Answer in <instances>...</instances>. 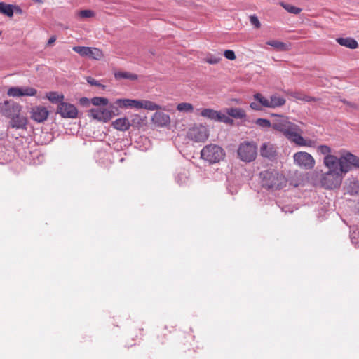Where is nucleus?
<instances>
[{
    "instance_id": "9b49d317",
    "label": "nucleus",
    "mask_w": 359,
    "mask_h": 359,
    "mask_svg": "<svg viewBox=\"0 0 359 359\" xmlns=\"http://www.w3.org/2000/svg\"><path fill=\"white\" fill-rule=\"evenodd\" d=\"M57 113L62 118H75L77 117L78 110L74 104L64 102L58 104Z\"/></svg>"
},
{
    "instance_id": "412c9836",
    "label": "nucleus",
    "mask_w": 359,
    "mask_h": 359,
    "mask_svg": "<svg viewBox=\"0 0 359 359\" xmlns=\"http://www.w3.org/2000/svg\"><path fill=\"white\" fill-rule=\"evenodd\" d=\"M269 109H275L283 106L286 100L283 97L275 93L269 97Z\"/></svg>"
},
{
    "instance_id": "1a4fd4ad",
    "label": "nucleus",
    "mask_w": 359,
    "mask_h": 359,
    "mask_svg": "<svg viewBox=\"0 0 359 359\" xmlns=\"http://www.w3.org/2000/svg\"><path fill=\"white\" fill-rule=\"evenodd\" d=\"M22 107L12 100H6L0 103V113L10 119L20 112Z\"/></svg>"
},
{
    "instance_id": "603ef678",
    "label": "nucleus",
    "mask_w": 359,
    "mask_h": 359,
    "mask_svg": "<svg viewBox=\"0 0 359 359\" xmlns=\"http://www.w3.org/2000/svg\"><path fill=\"white\" fill-rule=\"evenodd\" d=\"M176 179H177V181L178 182H180L179 177H177Z\"/></svg>"
},
{
    "instance_id": "9d476101",
    "label": "nucleus",
    "mask_w": 359,
    "mask_h": 359,
    "mask_svg": "<svg viewBox=\"0 0 359 359\" xmlns=\"http://www.w3.org/2000/svg\"><path fill=\"white\" fill-rule=\"evenodd\" d=\"M188 137L196 142L205 141L209 136L208 128L204 126H197L190 128L187 133Z\"/></svg>"
},
{
    "instance_id": "49530a36",
    "label": "nucleus",
    "mask_w": 359,
    "mask_h": 359,
    "mask_svg": "<svg viewBox=\"0 0 359 359\" xmlns=\"http://www.w3.org/2000/svg\"><path fill=\"white\" fill-rule=\"evenodd\" d=\"M13 13H18V14H22L23 11L22 10V8L18 6H16V5H13Z\"/></svg>"
},
{
    "instance_id": "3c124183",
    "label": "nucleus",
    "mask_w": 359,
    "mask_h": 359,
    "mask_svg": "<svg viewBox=\"0 0 359 359\" xmlns=\"http://www.w3.org/2000/svg\"><path fill=\"white\" fill-rule=\"evenodd\" d=\"M80 102L81 104H86L89 102V100L86 97H83L80 100Z\"/></svg>"
},
{
    "instance_id": "c03bdc74",
    "label": "nucleus",
    "mask_w": 359,
    "mask_h": 359,
    "mask_svg": "<svg viewBox=\"0 0 359 359\" xmlns=\"http://www.w3.org/2000/svg\"><path fill=\"white\" fill-rule=\"evenodd\" d=\"M224 57L230 60H233L236 59L235 53L231 50H226L224 53Z\"/></svg>"
},
{
    "instance_id": "72a5a7b5",
    "label": "nucleus",
    "mask_w": 359,
    "mask_h": 359,
    "mask_svg": "<svg viewBox=\"0 0 359 359\" xmlns=\"http://www.w3.org/2000/svg\"><path fill=\"white\" fill-rule=\"evenodd\" d=\"M222 56L220 53L209 54L206 56L205 60L207 63L210 65H215L220 62Z\"/></svg>"
},
{
    "instance_id": "4468645a",
    "label": "nucleus",
    "mask_w": 359,
    "mask_h": 359,
    "mask_svg": "<svg viewBox=\"0 0 359 359\" xmlns=\"http://www.w3.org/2000/svg\"><path fill=\"white\" fill-rule=\"evenodd\" d=\"M48 109L42 106L33 107L31 111V118L38 122L41 123L46 121L48 116Z\"/></svg>"
},
{
    "instance_id": "20e7f679",
    "label": "nucleus",
    "mask_w": 359,
    "mask_h": 359,
    "mask_svg": "<svg viewBox=\"0 0 359 359\" xmlns=\"http://www.w3.org/2000/svg\"><path fill=\"white\" fill-rule=\"evenodd\" d=\"M238 158L243 162H252L257 156V146L254 142L244 141L238 148Z\"/></svg>"
},
{
    "instance_id": "2f4dec72",
    "label": "nucleus",
    "mask_w": 359,
    "mask_h": 359,
    "mask_svg": "<svg viewBox=\"0 0 359 359\" xmlns=\"http://www.w3.org/2000/svg\"><path fill=\"white\" fill-rule=\"evenodd\" d=\"M280 5L290 13L297 15L302 11V8L283 1L280 2Z\"/></svg>"
},
{
    "instance_id": "473e14b6",
    "label": "nucleus",
    "mask_w": 359,
    "mask_h": 359,
    "mask_svg": "<svg viewBox=\"0 0 359 359\" xmlns=\"http://www.w3.org/2000/svg\"><path fill=\"white\" fill-rule=\"evenodd\" d=\"M177 109L180 112L191 113L194 111V107L191 103L181 102L177 105Z\"/></svg>"
},
{
    "instance_id": "e433bc0d",
    "label": "nucleus",
    "mask_w": 359,
    "mask_h": 359,
    "mask_svg": "<svg viewBox=\"0 0 359 359\" xmlns=\"http://www.w3.org/2000/svg\"><path fill=\"white\" fill-rule=\"evenodd\" d=\"M90 102L95 106H106L108 104L109 101L105 97H95L90 100Z\"/></svg>"
},
{
    "instance_id": "bb28decb",
    "label": "nucleus",
    "mask_w": 359,
    "mask_h": 359,
    "mask_svg": "<svg viewBox=\"0 0 359 359\" xmlns=\"http://www.w3.org/2000/svg\"><path fill=\"white\" fill-rule=\"evenodd\" d=\"M196 111L199 113V114L205 118H209L210 120L216 121L218 111L212 109H203L202 110L197 109Z\"/></svg>"
},
{
    "instance_id": "2eb2a0df",
    "label": "nucleus",
    "mask_w": 359,
    "mask_h": 359,
    "mask_svg": "<svg viewBox=\"0 0 359 359\" xmlns=\"http://www.w3.org/2000/svg\"><path fill=\"white\" fill-rule=\"evenodd\" d=\"M260 154L264 158L273 159L277 154L276 147L270 142L263 143L260 147Z\"/></svg>"
},
{
    "instance_id": "6ab92c4d",
    "label": "nucleus",
    "mask_w": 359,
    "mask_h": 359,
    "mask_svg": "<svg viewBox=\"0 0 359 359\" xmlns=\"http://www.w3.org/2000/svg\"><path fill=\"white\" fill-rule=\"evenodd\" d=\"M151 120L154 124L161 127L166 126L170 123V116L160 111L155 112Z\"/></svg>"
},
{
    "instance_id": "f8f14e48",
    "label": "nucleus",
    "mask_w": 359,
    "mask_h": 359,
    "mask_svg": "<svg viewBox=\"0 0 359 359\" xmlns=\"http://www.w3.org/2000/svg\"><path fill=\"white\" fill-rule=\"evenodd\" d=\"M254 101L250 103V107L255 111H262L264 108H269V97L262 93H257L253 95Z\"/></svg>"
},
{
    "instance_id": "f03ea898",
    "label": "nucleus",
    "mask_w": 359,
    "mask_h": 359,
    "mask_svg": "<svg viewBox=\"0 0 359 359\" xmlns=\"http://www.w3.org/2000/svg\"><path fill=\"white\" fill-rule=\"evenodd\" d=\"M273 116L276 117L272 122L273 129L282 133L291 142L297 132L300 130V127L290 122L287 117L278 114Z\"/></svg>"
},
{
    "instance_id": "6e6552de",
    "label": "nucleus",
    "mask_w": 359,
    "mask_h": 359,
    "mask_svg": "<svg viewBox=\"0 0 359 359\" xmlns=\"http://www.w3.org/2000/svg\"><path fill=\"white\" fill-rule=\"evenodd\" d=\"M72 50L81 57L93 60H100L103 57L102 50L95 47L74 46Z\"/></svg>"
},
{
    "instance_id": "37998d69",
    "label": "nucleus",
    "mask_w": 359,
    "mask_h": 359,
    "mask_svg": "<svg viewBox=\"0 0 359 359\" xmlns=\"http://www.w3.org/2000/svg\"><path fill=\"white\" fill-rule=\"evenodd\" d=\"M250 23L256 28H259L261 27V23L256 15H251L250 17Z\"/></svg>"
},
{
    "instance_id": "c85d7f7f",
    "label": "nucleus",
    "mask_w": 359,
    "mask_h": 359,
    "mask_svg": "<svg viewBox=\"0 0 359 359\" xmlns=\"http://www.w3.org/2000/svg\"><path fill=\"white\" fill-rule=\"evenodd\" d=\"M266 43L273 47L277 50L285 51L289 49V46L287 44L277 40L268 41Z\"/></svg>"
},
{
    "instance_id": "58836bf2",
    "label": "nucleus",
    "mask_w": 359,
    "mask_h": 359,
    "mask_svg": "<svg viewBox=\"0 0 359 359\" xmlns=\"http://www.w3.org/2000/svg\"><path fill=\"white\" fill-rule=\"evenodd\" d=\"M255 123L263 128H269L270 127H272V123L266 118H257L255 121Z\"/></svg>"
},
{
    "instance_id": "ea45409f",
    "label": "nucleus",
    "mask_w": 359,
    "mask_h": 359,
    "mask_svg": "<svg viewBox=\"0 0 359 359\" xmlns=\"http://www.w3.org/2000/svg\"><path fill=\"white\" fill-rule=\"evenodd\" d=\"M7 95L9 97H21L20 87H18V86L11 87L10 88H8V90L7 91Z\"/></svg>"
},
{
    "instance_id": "a18cd8bd",
    "label": "nucleus",
    "mask_w": 359,
    "mask_h": 359,
    "mask_svg": "<svg viewBox=\"0 0 359 359\" xmlns=\"http://www.w3.org/2000/svg\"><path fill=\"white\" fill-rule=\"evenodd\" d=\"M86 81L91 86H101L102 88H105L104 85H101L98 81L95 80L92 77H88Z\"/></svg>"
},
{
    "instance_id": "f257e3e1",
    "label": "nucleus",
    "mask_w": 359,
    "mask_h": 359,
    "mask_svg": "<svg viewBox=\"0 0 359 359\" xmlns=\"http://www.w3.org/2000/svg\"><path fill=\"white\" fill-rule=\"evenodd\" d=\"M260 177L262 187L269 190L281 189L287 184L285 176L275 170L261 172Z\"/></svg>"
},
{
    "instance_id": "c756f323",
    "label": "nucleus",
    "mask_w": 359,
    "mask_h": 359,
    "mask_svg": "<svg viewBox=\"0 0 359 359\" xmlns=\"http://www.w3.org/2000/svg\"><path fill=\"white\" fill-rule=\"evenodd\" d=\"M114 76L116 79H128V80H131V81L137 79V74H133V73H130L128 72H116L114 74Z\"/></svg>"
},
{
    "instance_id": "a211bd4d",
    "label": "nucleus",
    "mask_w": 359,
    "mask_h": 359,
    "mask_svg": "<svg viewBox=\"0 0 359 359\" xmlns=\"http://www.w3.org/2000/svg\"><path fill=\"white\" fill-rule=\"evenodd\" d=\"M115 104L120 108L140 109V100L131 99H117Z\"/></svg>"
},
{
    "instance_id": "393cba45",
    "label": "nucleus",
    "mask_w": 359,
    "mask_h": 359,
    "mask_svg": "<svg viewBox=\"0 0 359 359\" xmlns=\"http://www.w3.org/2000/svg\"><path fill=\"white\" fill-rule=\"evenodd\" d=\"M227 114L234 118L242 119L246 117L245 111L241 108H229L226 111Z\"/></svg>"
},
{
    "instance_id": "5701e85b",
    "label": "nucleus",
    "mask_w": 359,
    "mask_h": 359,
    "mask_svg": "<svg viewBox=\"0 0 359 359\" xmlns=\"http://www.w3.org/2000/svg\"><path fill=\"white\" fill-rule=\"evenodd\" d=\"M336 41L339 45L351 49H355L358 46V42L352 38H337Z\"/></svg>"
},
{
    "instance_id": "79ce46f5",
    "label": "nucleus",
    "mask_w": 359,
    "mask_h": 359,
    "mask_svg": "<svg viewBox=\"0 0 359 359\" xmlns=\"http://www.w3.org/2000/svg\"><path fill=\"white\" fill-rule=\"evenodd\" d=\"M78 15L82 18H88L94 16V12L91 10H82L79 12Z\"/></svg>"
},
{
    "instance_id": "4be33fe9",
    "label": "nucleus",
    "mask_w": 359,
    "mask_h": 359,
    "mask_svg": "<svg viewBox=\"0 0 359 359\" xmlns=\"http://www.w3.org/2000/svg\"><path fill=\"white\" fill-rule=\"evenodd\" d=\"M113 127L120 131H126L129 129L130 123L126 118H120L112 123Z\"/></svg>"
},
{
    "instance_id": "a878e982",
    "label": "nucleus",
    "mask_w": 359,
    "mask_h": 359,
    "mask_svg": "<svg viewBox=\"0 0 359 359\" xmlns=\"http://www.w3.org/2000/svg\"><path fill=\"white\" fill-rule=\"evenodd\" d=\"M140 109H144L149 111H155L161 109L162 107L161 105L157 104L151 101L140 100Z\"/></svg>"
},
{
    "instance_id": "0eeeda50",
    "label": "nucleus",
    "mask_w": 359,
    "mask_h": 359,
    "mask_svg": "<svg viewBox=\"0 0 359 359\" xmlns=\"http://www.w3.org/2000/svg\"><path fill=\"white\" fill-rule=\"evenodd\" d=\"M294 163L298 167L305 169H312L315 165V159L309 153L299 151L293 155Z\"/></svg>"
},
{
    "instance_id": "7c9ffc66",
    "label": "nucleus",
    "mask_w": 359,
    "mask_h": 359,
    "mask_svg": "<svg viewBox=\"0 0 359 359\" xmlns=\"http://www.w3.org/2000/svg\"><path fill=\"white\" fill-rule=\"evenodd\" d=\"M0 13L4 14L10 18L13 17V5L7 4L4 2H0Z\"/></svg>"
},
{
    "instance_id": "09e8293b",
    "label": "nucleus",
    "mask_w": 359,
    "mask_h": 359,
    "mask_svg": "<svg viewBox=\"0 0 359 359\" xmlns=\"http://www.w3.org/2000/svg\"><path fill=\"white\" fill-rule=\"evenodd\" d=\"M282 210L285 212H293V208L290 207V206H284V207H282L281 208Z\"/></svg>"
},
{
    "instance_id": "423d86ee",
    "label": "nucleus",
    "mask_w": 359,
    "mask_h": 359,
    "mask_svg": "<svg viewBox=\"0 0 359 359\" xmlns=\"http://www.w3.org/2000/svg\"><path fill=\"white\" fill-rule=\"evenodd\" d=\"M340 170L347 173L352 169H359V158L350 152H346L339 157Z\"/></svg>"
},
{
    "instance_id": "de8ad7c7",
    "label": "nucleus",
    "mask_w": 359,
    "mask_h": 359,
    "mask_svg": "<svg viewBox=\"0 0 359 359\" xmlns=\"http://www.w3.org/2000/svg\"><path fill=\"white\" fill-rule=\"evenodd\" d=\"M343 102L347 104L349 107L353 109H358L359 107V106L355 103L349 102L346 100H343Z\"/></svg>"
},
{
    "instance_id": "b1692460",
    "label": "nucleus",
    "mask_w": 359,
    "mask_h": 359,
    "mask_svg": "<svg viewBox=\"0 0 359 359\" xmlns=\"http://www.w3.org/2000/svg\"><path fill=\"white\" fill-rule=\"evenodd\" d=\"M288 94L296 100H301L307 102L316 100V97L309 96L299 91H290L288 93Z\"/></svg>"
},
{
    "instance_id": "f704fd0d",
    "label": "nucleus",
    "mask_w": 359,
    "mask_h": 359,
    "mask_svg": "<svg viewBox=\"0 0 359 359\" xmlns=\"http://www.w3.org/2000/svg\"><path fill=\"white\" fill-rule=\"evenodd\" d=\"M21 97L22 96H35L37 93L36 89L29 86H21Z\"/></svg>"
},
{
    "instance_id": "aec40b11",
    "label": "nucleus",
    "mask_w": 359,
    "mask_h": 359,
    "mask_svg": "<svg viewBox=\"0 0 359 359\" xmlns=\"http://www.w3.org/2000/svg\"><path fill=\"white\" fill-rule=\"evenodd\" d=\"M302 129L300 128V130L297 132L295 135L292 140V142L295 143L298 146L301 147H316V142L314 140L308 139H304L302 135Z\"/></svg>"
},
{
    "instance_id": "ddd939ff",
    "label": "nucleus",
    "mask_w": 359,
    "mask_h": 359,
    "mask_svg": "<svg viewBox=\"0 0 359 359\" xmlns=\"http://www.w3.org/2000/svg\"><path fill=\"white\" fill-rule=\"evenodd\" d=\"M88 115L99 121L107 122L112 117L111 111L107 109L94 108L88 111Z\"/></svg>"
},
{
    "instance_id": "a19ab883",
    "label": "nucleus",
    "mask_w": 359,
    "mask_h": 359,
    "mask_svg": "<svg viewBox=\"0 0 359 359\" xmlns=\"http://www.w3.org/2000/svg\"><path fill=\"white\" fill-rule=\"evenodd\" d=\"M215 121H219L225 123H231L233 120L229 117V116L226 115L220 111H218L217 120Z\"/></svg>"
},
{
    "instance_id": "c9c22d12",
    "label": "nucleus",
    "mask_w": 359,
    "mask_h": 359,
    "mask_svg": "<svg viewBox=\"0 0 359 359\" xmlns=\"http://www.w3.org/2000/svg\"><path fill=\"white\" fill-rule=\"evenodd\" d=\"M316 151L318 154L324 155L325 156H332V149L330 147L322 144L316 147Z\"/></svg>"
},
{
    "instance_id": "8fccbe9b",
    "label": "nucleus",
    "mask_w": 359,
    "mask_h": 359,
    "mask_svg": "<svg viewBox=\"0 0 359 359\" xmlns=\"http://www.w3.org/2000/svg\"><path fill=\"white\" fill-rule=\"evenodd\" d=\"M56 41V36H52L48 41V46H50Z\"/></svg>"
},
{
    "instance_id": "7ed1b4c3",
    "label": "nucleus",
    "mask_w": 359,
    "mask_h": 359,
    "mask_svg": "<svg viewBox=\"0 0 359 359\" xmlns=\"http://www.w3.org/2000/svg\"><path fill=\"white\" fill-rule=\"evenodd\" d=\"M201 158L210 164L216 163L224 159V150L219 145L210 144L205 146L201 151Z\"/></svg>"
},
{
    "instance_id": "f3484780",
    "label": "nucleus",
    "mask_w": 359,
    "mask_h": 359,
    "mask_svg": "<svg viewBox=\"0 0 359 359\" xmlns=\"http://www.w3.org/2000/svg\"><path fill=\"white\" fill-rule=\"evenodd\" d=\"M27 122V117L21 115L20 112H18V114L11 118L10 126L13 128L26 130Z\"/></svg>"
},
{
    "instance_id": "39448f33",
    "label": "nucleus",
    "mask_w": 359,
    "mask_h": 359,
    "mask_svg": "<svg viewBox=\"0 0 359 359\" xmlns=\"http://www.w3.org/2000/svg\"><path fill=\"white\" fill-rule=\"evenodd\" d=\"M343 173L338 171H327L323 175L320 182L323 187L332 189L339 187L343 180Z\"/></svg>"
},
{
    "instance_id": "4c0bfd02",
    "label": "nucleus",
    "mask_w": 359,
    "mask_h": 359,
    "mask_svg": "<svg viewBox=\"0 0 359 359\" xmlns=\"http://www.w3.org/2000/svg\"><path fill=\"white\" fill-rule=\"evenodd\" d=\"M350 238L352 243L359 248V228L351 232Z\"/></svg>"
},
{
    "instance_id": "cd10ccee",
    "label": "nucleus",
    "mask_w": 359,
    "mask_h": 359,
    "mask_svg": "<svg viewBox=\"0 0 359 359\" xmlns=\"http://www.w3.org/2000/svg\"><path fill=\"white\" fill-rule=\"evenodd\" d=\"M46 97L48 100L53 104H60L61 102H64V95L62 93H59L57 92L51 91L46 93Z\"/></svg>"
},
{
    "instance_id": "dca6fc26",
    "label": "nucleus",
    "mask_w": 359,
    "mask_h": 359,
    "mask_svg": "<svg viewBox=\"0 0 359 359\" xmlns=\"http://www.w3.org/2000/svg\"><path fill=\"white\" fill-rule=\"evenodd\" d=\"M323 164L328 168V171L334 170L343 173V172L340 170L339 158L334 155L324 156Z\"/></svg>"
}]
</instances>
